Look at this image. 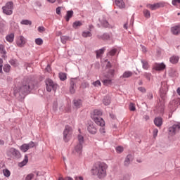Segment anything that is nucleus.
<instances>
[{
	"label": "nucleus",
	"mask_w": 180,
	"mask_h": 180,
	"mask_svg": "<svg viewBox=\"0 0 180 180\" xmlns=\"http://www.w3.org/2000/svg\"><path fill=\"white\" fill-rule=\"evenodd\" d=\"M108 165L105 162H97L93 168L94 175H96L99 179H103L107 175Z\"/></svg>",
	"instance_id": "f257e3e1"
},
{
	"label": "nucleus",
	"mask_w": 180,
	"mask_h": 180,
	"mask_svg": "<svg viewBox=\"0 0 180 180\" xmlns=\"http://www.w3.org/2000/svg\"><path fill=\"white\" fill-rule=\"evenodd\" d=\"M101 115L102 111L99 110H94L91 113V117L98 126H105V120L101 117Z\"/></svg>",
	"instance_id": "f03ea898"
},
{
	"label": "nucleus",
	"mask_w": 180,
	"mask_h": 180,
	"mask_svg": "<svg viewBox=\"0 0 180 180\" xmlns=\"http://www.w3.org/2000/svg\"><path fill=\"white\" fill-rule=\"evenodd\" d=\"M33 88V81L30 79H27L22 82V86L20 87L19 92H20L21 94H29V91H32Z\"/></svg>",
	"instance_id": "7ed1b4c3"
},
{
	"label": "nucleus",
	"mask_w": 180,
	"mask_h": 180,
	"mask_svg": "<svg viewBox=\"0 0 180 180\" xmlns=\"http://www.w3.org/2000/svg\"><path fill=\"white\" fill-rule=\"evenodd\" d=\"M6 154L8 157H10V158H20V157H22V155H20V152L15 148H9L7 150Z\"/></svg>",
	"instance_id": "20e7f679"
},
{
	"label": "nucleus",
	"mask_w": 180,
	"mask_h": 180,
	"mask_svg": "<svg viewBox=\"0 0 180 180\" xmlns=\"http://www.w3.org/2000/svg\"><path fill=\"white\" fill-rule=\"evenodd\" d=\"M72 136V128L71 127L67 125L65 127V129L63 131V140L65 141H68L70 139H71V136Z\"/></svg>",
	"instance_id": "39448f33"
},
{
	"label": "nucleus",
	"mask_w": 180,
	"mask_h": 180,
	"mask_svg": "<svg viewBox=\"0 0 180 180\" xmlns=\"http://www.w3.org/2000/svg\"><path fill=\"white\" fill-rule=\"evenodd\" d=\"M4 13L6 15H12L13 13V3L12 1H9L6 3V6L2 8Z\"/></svg>",
	"instance_id": "423d86ee"
},
{
	"label": "nucleus",
	"mask_w": 180,
	"mask_h": 180,
	"mask_svg": "<svg viewBox=\"0 0 180 180\" xmlns=\"http://www.w3.org/2000/svg\"><path fill=\"white\" fill-rule=\"evenodd\" d=\"M46 91L48 92H51L52 89H53V91H56L57 89V87L58 86L51 79H47L46 80Z\"/></svg>",
	"instance_id": "0eeeda50"
},
{
	"label": "nucleus",
	"mask_w": 180,
	"mask_h": 180,
	"mask_svg": "<svg viewBox=\"0 0 180 180\" xmlns=\"http://www.w3.org/2000/svg\"><path fill=\"white\" fill-rule=\"evenodd\" d=\"M36 144L34 142L31 141L29 143H24L20 147V150L22 153H27L28 150H30V148H33V147H35Z\"/></svg>",
	"instance_id": "6e6552de"
},
{
	"label": "nucleus",
	"mask_w": 180,
	"mask_h": 180,
	"mask_svg": "<svg viewBox=\"0 0 180 180\" xmlns=\"http://www.w3.org/2000/svg\"><path fill=\"white\" fill-rule=\"evenodd\" d=\"M180 131V122L174 124L172 127L169 128V133L170 136H175Z\"/></svg>",
	"instance_id": "1a4fd4ad"
},
{
	"label": "nucleus",
	"mask_w": 180,
	"mask_h": 180,
	"mask_svg": "<svg viewBox=\"0 0 180 180\" xmlns=\"http://www.w3.org/2000/svg\"><path fill=\"white\" fill-rule=\"evenodd\" d=\"M165 6V4L164 2L155 3L154 4H147L146 7L151 11H155L159 9V8H164Z\"/></svg>",
	"instance_id": "9d476101"
},
{
	"label": "nucleus",
	"mask_w": 180,
	"mask_h": 180,
	"mask_svg": "<svg viewBox=\"0 0 180 180\" xmlns=\"http://www.w3.org/2000/svg\"><path fill=\"white\" fill-rule=\"evenodd\" d=\"M115 70H110V75L107 76V79H104L102 82L104 85H112V78H113Z\"/></svg>",
	"instance_id": "9b49d317"
},
{
	"label": "nucleus",
	"mask_w": 180,
	"mask_h": 180,
	"mask_svg": "<svg viewBox=\"0 0 180 180\" xmlns=\"http://www.w3.org/2000/svg\"><path fill=\"white\" fill-rule=\"evenodd\" d=\"M16 44L18 47H25V44H26V38L23 36H19L17 38Z\"/></svg>",
	"instance_id": "f8f14e48"
},
{
	"label": "nucleus",
	"mask_w": 180,
	"mask_h": 180,
	"mask_svg": "<svg viewBox=\"0 0 180 180\" xmlns=\"http://www.w3.org/2000/svg\"><path fill=\"white\" fill-rule=\"evenodd\" d=\"M166 65L164 63H155L153 65V70L155 71H164L165 70Z\"/></svg>",
	"instance_id": "ddd939ff"
},
{
	"label": "nucleus",
	"mask_w": 180,
	"mask_h": 180,
	"mask_svg": "<svg viewBox=\"0 0 180 180\" xmlns=\"http://www.w3.org/2000/svg\"><path fill=\"white\" fill-rule=\"evenodd\" d=\"M77 79H72L70 80V91L72 94H75V89L77 88Z\"/></svg>",
	"instance_id": "4468645a"
},
{
	"label": "nucleus",
	"mask_w": 180,
	"mask_h": 180,
	"mask_svg": "<svg viewBox=\"0 0 180 180\" xmlns=\"http://www.w3.org/2000/svg\"><path fill=\"white\" fill-rule=\"evenodd\" d=\"M87 130L91 134H96V127H95V124L94 122H90L89 126L87 127Z\"/></svg>",
	"instance_id": "2eb2a0df"
},
{
	"label": "nucleus",
	"mask_w": 180,
	"mask_h": 180,
	"mask_svg": "<svg viewBox=\"0 0 180 180\" xmlns=\"http://www.w3.org/2000/svg\"><path fill=\"white\" fill-rule=\"evenodd\" d=\"M171 32L174 35H178L180 33V24L171 28Z\"/></svg>",
	"instance_id": "dca6fc26"
},
{
	"label": "nucleus",
	"mask_w": 180,
	"mask_h": 180,
	"mask_svg": "<svg viewBox=\"0 0 180 180\" xmlns=\"http://www.w3.org/2000/svg\"><path fill=\"white\" fill-rule=\"evenodd\" d=\"M75 154H77V155H81V154H82V145L78 143L75 147Z\"/></svg>",
	"instance_id": "f3484780"
},
{
	"label": "nucleus",
	"mask_w": 180,
	"mask_h": 180,
	"mask_svg": "<svg viewBox=\"0 0 180 180\" xmlns=\"http://www.w3.org/2000/svg\"><path fill=\"white\" fill-rule=\"evenodd\" d=\"M178 61H179V56H178L174 55L169 58V62L172 64H178Z\"/></svg>",
	"instance_id": "a211bd4d"
},
{
	"label": "nucleus",
	"mask_w": 180,
	"mask_h": 180,
	"mask_svg": "<svg viewBox=\"0 0 180 180\" xmlns=\"http://www.w3.org/2000/svg\"><path fill=\"white\" fill-rule=\"evenodd\" d=\"M115 1L117 6H118V8H120V9L126 8V5L124 4L123 0H115Z\"/></svg>",
	"instance_id": "6ab92c4d"
},
{
	"label": "nucleus",
	"mask_w": 180,
	"mask_h": 180,
	"mask_svg": "<svg viewBox=\"0 0 180 180\" xmlns=\"http://www.w3.org/2000/svg\"><path fill=\"white\" fill-rule=\"evenodd\" d=\"M100 22L102 26H103L104 27H110V25H109V22H108V20H106V18H105V17H102L101 18H100Z\"/></svg>",
	"instance_id": "aec40b11"
},
{
	"label": "nucleus",
	"mask_w": 180,
	"mask_h": 180,
	"mask_svg": "<svg viewBox=\"0 0 180 180\" xmlns=\"http://www.w3.org/2000/svg\"><path fill=\"white\" fill-rule=\"evenodd\" d=\"M6 40L8 43H13V40H15V34L11 33V34H8L6 37Z\"/></svg>",
	"instance_id": "412c9836"
},
{
	"label": "nucleus",
	"mask_w": 180,
	"mask_h": 180,
	"mask_svg": "<svg viewBox=\"0 0 180 180\" xmlns=\"http://www.w3.org/2000/svg\"><path fill=\"white\" fill-rule=\"evenodd\" d=\"M154 123L157 127H161L162 126V118L161 117H156L154 120Z\"/></svg>",
	"instance_id": "4be33fe9"
},
{
	"label": "nucleus",
	"mask_w": 180,
	"mask_h": 180,
	"mask_svg": "<svg viewBox=\"0 0 180 180\" xmlns=\"http://www.w3.org/2000/svg\"><path fill=\"white\" fill-rule=\"evenodd\" d=\"M27 162H29V158L27 155H25L23 161L18 163V167H20V168H22V167H25V165H26Z\"/></svg>",
	"instance_id": "5701e85b"
},
{
	"label": "nucleus",
	"mask_w": 180,
	"mask_h": 180,
	"mask_svg": "<svg viewBox=\"0 0 180 180\" xmlns=\"http://www.w3.org/2000/svg\"><path fill=\"white\" fill-rule=\"evenodd\" d=\"M74 15V11H67L66 15L65 17L66 22H70V19L72 18Z\"/></svg>",
	"instance_id": "b1692460"
},
{
	"label": "nucleus",
	"mask_w": 180,
	"mask_h": 180,
	"mask_svg": "<svg viewBox=\"0 0 180 180\" xmlns=\"http://www.w3.org/2000/svg\"><path fill=\"white\" fill-rule=\"evenodd\" d=\"M0 53L2 55L3 58H6V50H5V46L0 44Z\"/></svg>",
	"instance_id": "393cba45"
},
{
	"label": "nucleus",
	"mask_w": 180,
	"mask_h": 180,
	"mask_svg": "<svg viewBox=\"0 0 180 180\" xmlns=\"http://www.w3.org/2000/svg\"><path fill=\"white\" fill-rule=\"evenodd\" d=\"M133 72L131 71H125L123 75L120 77V78H130L132 77Z\"/></svg>",
	"instance_id": "a878e982"
},
{
	"label": "nucleus",
	"mask_w": 180,
	"mask_h": 180,
	"mask_svg": "<svg viewBox=\"0 0 180 180\" xmlns=\"http://www.w3.org/2000/svg\"><path fill=\"white\" fill-rule=\"evenodd\" d=\"M105 50H106V49L102 48L101 49L96 51V58H99L102 57V55L103 54V53H105Z\"/></svg>",
	"instance_id": "bb28decb"
},
{
	"label": "nucleus",
	"mask_w": 180,
	"mask_h": 180,
	"mask_svg": "<svg viewBox=\"0 0 180 180\" xmlns=\"http://www.w3.org/2000/svg\"><path fill=\"white\" fill-rule=\"evenodd\" d=\"M73 103L77 109L82 106V101L81 100H74Z\"/></svg>",
	"instance_id": "cd10ccee"
},
{
	"label": "nucleus",
	"mask_w": 180,
	"mask_h": 180,
	"mask_svg": "<svg viewBox=\"0 0 180 180\" xmlns=\"http://www.w3.org/2000/svg\"><path fill=\"white\" fill-rule=\"evenodd\" d=\"M80 26H82V22L81 21H75L73 22L72 27L74 29H78Z\"/></svg>",
	"instance_id": "c85d7f7f"
},
{
	"label": "nucleus",
	"mask_w": 180,
	"mask_h": 180,
	"mask_svg": "<svg viewBox=\"0 0 180 180\" xmlns=\"http://www.w3.org/2000/svg\"><path fill=\"white\" fill-rule=\"evenodd\" d=\"M82 37H91L92 36V33L91 31H84L82 34Z\"/></svg>",
	"instance_id": "c756f323"
},
{
	"label": "nucleus",
	"mask_w": 180,
	"mask_h": 180,
	"mask_svg": "<svg viewBox=\"0 0 180 180\" xmlns=\"http://www.w3.org/2000/svg\"><path fill=\"white\" fill-rule=\"evenodd\" d=\"M3 174L6 178H9L11 176V171L8 169H3Z\"/></svg>",
	"instance_id": "7c9ffc66"
},
{
	"label": "nucleus",
	"mask_w": 180,
	"mask_h": 180,
	"mask_svg": "<svg viewBox=\"0 0 180 180\" xmlns=\"http://www.w3.org/2000/svg\"><path fill=\"white\" fill-rule=\"evenodd\" d=\"M60 40H61V42L63 43V44H65V43H67V41H68V40H70V37L68 36H62L60 37Z\"/></svg>",
	"instance_id": "2f4dec72"
},
{
	"label": "nucleus",
	"mask_w": 180,
	"mask_h": 180,
	"mask_svg": "<svg viewBox=\"0 0 180 180\" xmlns=\"http://www.w3.org/2000/svg\"><path fill=\"white\" fill-rule=\"evenodd\" d=\"M143 15L145 18H147V19H149V18H150L151 16V13L150 12V11L145 9L143 10Z\"/></svg>",
	"instance_id": "473e14b6"
},
{
	"label": "nucleus",
	"mask_w": 180,
	"mask_h": 180,
	"mask_svg": "<svg viewBox=\"0 0 180 180\" xmlns=\"http://www.w3.org/2000/svg\"><path fill=\"white\" fill-rule=\"evenodd\" d=\"M131 155H128L125 159L124 165H129V164H130V160H131Z\"/></svg>",
	"instance_id": "72a5a7b5"
},
{
	"label": "nucleus",
	"mask_w": 180,
	"mask_h": 180,
	"mask_svg": "<svg viewBox=\"0 0 180 180\" xmlns=\"http://www.w3.org/2000/svg\"><path fill=\"white\" fill-rule=\"evenodd\" d=\"M59 78L60 81H65V79H67V75L65 73L60 72L59 73Z\"/></svg>",
	"instance_id": "f704fd0d"
},
{
	"label": "nucleus",
	"mask_w": 180,
	"mask_h": 180,
	"mask_svg": "<svg viewBox=\"0 0 180 180\" xmlns=\"http://www.w3.org/2000/svg\"><path fill=\"white\" fill-rule=\"evenodd\" d=\"M77 140L79 141V144L82 146L84 144V136L82 135H78Z\"/></svg>",
	"instance_id": "c9c22d12"
},
{
	"label": "nucleus",
	"mask_w": 180,
	"mask_h": 180,
	"mask_svg": "<svg viewBox=\"0 0 180 180\" xmlns=\"http://www.w3.org/2000/svg\"><path fill=\"white\" fill-rule=\"evenodd\" d=\"M35 44H37V46H41L43 44V40L41 39V38H37L35 39Z\"/></svg>",
	"instance_id": "e433bc0d"
},
{
	"label": "nucleus",
	"mask_w": 180,
	"mask_h": 180,
	"mask_svg": "<svg viewBox=\"0 0 180 180\" xmlns=\"http://www.w3.org/2000/svg\"><path fill=\"white\" fill-rule=\"evenodd\" d=\"M103 103H104V105H105V106H108V105H110V98L105 97L103 99Z\"/></svg>",
	"instance_id": "4c0bfd02"
},
{
	"label": "nucleus",
	"mask_w": 180,
	"mask_h": 180,
	"mask_svg": "<svg viewBox=\"0 0 180 180\" xmlns=\"http://www.w3.org/2000/svg\"><path fill=\"white\" fill-rule=\"evenodd\" d=\"M141 63L143 64V70H148V63L146 60H141Z\"/></svg>",
	"instance_id": "58836bf2"
},
{
	"label": "nucleus",
	"mask_w": 180,
	"mask_h": 180,
	"mask_svg": "<svg viewBox=\"0 0 180 180\" xmlns=\"http://www.w3.org/2000/svg\"><path fill=\"white\" fill-rule=\"evenodd\" d=\"M4 72H9L11 71V66L10 65H5L3 68Z\"/></svg>",
	"instance_id": "ea45409f"
},
{
	"label": "nucleus",
	"mask_w": 180,
	"mask_h": 180,
	"mask_svg": "<svg viewBox=\"0 0 180 180\" xmlns=\"http://www.w3.org/2000/svg\"><path fill=\"white\" fill-rule=\"evenodd\" d=\"M92 85H94V86L98 88V86H102V83H101V81L96 80V82H94L92 83Z\"/></svg>",
	"instance_id": "a19ab883"
},
{
	"label": "nucleus",
	"mask_w": 180,
	"mask_h": 180,
	"mask_svg": "<svg viewBox=\"0 0 180 180\" xmlns=\"http://www.w3.org/2000/svg\"><path fill=\"white\" fill-rule=\"evenodd\" d=\"M21 25H32V21L29 20H23L21 21Z\"/></svg>",
	"instance_id": "79ce46f5"
},
{
	"label": "nucleus",
	"mask_w": 180,
	"mask_h": 180,
	"mask_svg": "<svg viewBox=\"0 0 180 180\" xmlns=\"http://www.w3.org/2000/svg\"><path fill=\"white\" fill-rule=\"evenodd\" d=\"M129 110H131V112H134V110H136V105H134V103H131L129 104Z\"/></svg>",
	"instance_id": "37998d69"
},
{
	"label": "nucleus",
	"mask_w": 180,
	"mask_h": 180,
	"mask_svg": "<svg viewBox=\"0 0 180 180\" xmlns=\"http://www.w3.org/2000/svg\"><path fill=\"white\" fill-rule=\"evenodd\" d=\"M34 176V174H28L27 176H26V178H25V180H32V179H33V177Z\"/></svg>",
	"instance_id": "c03bdc74"
},
{
	"label": "nucleus",
	"mask_w": 180,
	"mask_h": 180,
	"mask_svg": "<svg viewBox=\"0 0 180 180\" xmlns=\"http://www.w3.org/2000/svg\"><path fill=\"white\" fill-rule=\"evenodd\" d=\"M123 150H124V148L122 146H118L116 148L117 153H119L120 154V153H123Z\"/></svg>",
	"instance_id": "a18cd8bd"
},
{
	"label": "nucleus",
	"mask_w": 180,
	"mask_h": 180,
	"mask_svg": "<svg viewBox=\"0 0 180 180\" xmlns=\"http://www.w3.org/2000/svg\"><path fill=\"white\" fill-rule=\"evenodd\" d=\"M143 77H146L148 81H150V79L151 78V74L150 73H144Z\"/></svg>",
	"instance_id": "49530a36"
},
{
	"label": "nucleus",
	"mask_w": 180,
	"mask_h": 180,
	"mask_svg": "<svg viewBox=\"0 0 180 180\" xmlns=\"http://www.w3.org/2000/svg\"><path fill=\"white\" fill-rule=\"evenodd\" d=\"M44 30H46L44 27L41 26L38 27V32H39V33H42V32H44Z\"/></svg>",
	"instance_id": "de8ad7c7"
},
{
	"label": "nucleus",
	"mask_w": 180,
	"mask_h": 180,
	"mask_svg": "<svg viewBox=\"0 0 180 180\" xmlns=\"http://www.w3.org/2000/svg\"><path fill=\"white\" fill-rule=\"evenodd\" d=\"M58 180H74V179L71 177H65V178L59 177Z\"/></svg>",
	"instance_id": "09e8293b"
},
{
	"label": "nucleus",
	"mask_w": 180,
	"mask_h": 180,
	"mask_svg": "<svg viewBox=\"0 0 180 180\" xmlns=\"http://www.w3.org/2000/svg\"><path fill=\"white\" fill-rule=\"evenodd\" d=\"M116 54V49H112L109 52L110 56H115Z\"/></svg>",
	"instance_id": "8fccbe9b"
},
{
	"label": "nucleus",
	"mask_w": 180,
	"mask_h": 180,
	"mask_svg": "<svg viewBox=\"0 0 180 180\" xmlns=\"http://www.w3.org/2000/svg\"><path fill=\"white\" fill-rule=\"evenodd\" d=\"M158 134V129H155L153 130V137L155 139V137H157Z\"/></svg>",
	"instance_id": "3c124183"
},
{
	"label": "nucleus",
	"mask_w": 180,
	"mask_h": 180,
	"mask_svg": "<svg viewBox=\"0 0 180 180\" xmlns=\"http://www.w3.org/2000/svg\"><path fill=\"white\" fill-rule=\"evenodd\" d=\"M57 15H61V7H58L56 10Z\"/></svg>",
	"instance_id": "603ef678"
},
{
	"label": "nucleus",
	"mask_w": 180,
	"mask_h": 180,
	"mask_svg": "<svg viewBox=\"0 0 180 180\" xmlns=\"http://www.w3.org/2000/svg\"><path fill=\"white\" fill-rule=\"evenodd\" d=\"M103 39H104V40H108V39H110L109 34H104L103 35Z\"/></svg>",
	"instance_id": "864d4df0"
},
{
	"label": "nucleus",
	"mask_w": 180,
	"mask_h": 180,
	"mask_svg": "<svg viewBox=\"0 0 180 180\" xmlns=\"http://www.w3.org/2000/svg\"><path fill=\"white\" fill-rule=\"evenodd\" d=\"M138 89L140 92H146V89L144 87H139Z\"/></svg>",
	"instance_id": "5fc2aeb1"
},
{
	"label": "nucleus",
	"mask_w": 180,
	"mask_h": 180,
	"mask_svg": "<svg viewBox=\"0 0 180 180\" xmlns=\"http://www.w3.org/2000/svg\"><path fill=\"white\" fill-rule=\"evenodd\" d=\"M100 132L103 134V133H105V128H103V126H101V128L100 129Z\"/></svg>",
	"instance_id": "6e6d98bb"
},
{
	"label": "nucleus",
	"mask_w": 180,
	"mask_h": 180,
	"mask_svg": "<svg viewBox=\"0 0 180 180\" xmlns=\"http://www.w3.org/2000/svg\"><path fill=\"white\" fill-rule=\"evenodd\" d=\"M75 180H84V178L82 176H76Z\"/></svg>",
	"instance_id": "4d7b16f0"
},
{
	"label": "nucleus",
	"mask_w": 180,
	"mask_h": 180,
	"mask_svg": "<svg viewBox=\"0 0 180 180\" xmlns=\"http://www.w3.org/2000/svg\"><path fill=\"white\" fill-rule=\"evenodd\" d=\"M5 144V141L2 139H0V146H4Z\"/></svg>",
	"instance_id": "13d9d810"
},
{
	"label": "nucleus",
	"mask_w": 180,
	"mask_h": 180,
	"mask_svg": "<svg viewBox=\"0 0 180 180\" xmlns=\"http://www.w3.org/2000/svg\"><path fill=\"white\" fill-rule=\"evenodd\" d=\"M153 98H154V96H153L152 94H149V95H148V98H149V99H153Z\"/></svg>",
	"instance_id": "bf43d9fd"
},
{
	"label": "nucleus",
	"mask_w": 180,
	"mask_h": 180,
	"mask_svg": "<svg viewBox=\"0 0 180 180\" xmlns=\"http://www.w3.org/2000/svg\"><path fill=\"white\" fill-rule=\"evenodd\" d=\"M48 2H50L51 4H54V2H56V0H47Z\"/></svg>",
	"instance_id": "052dcab7"
},
{
	"label": "nucleus",
	"mask_w": 180,
	"mask_h": 180,
	"mask_svg": "<svg viewBox=\"0 0 180 180\" xmlns=\"http://www.w3.org/2000/svg\"><path fill=\"white\" fill-rule=\"evenodd\" d=\"M4 65H0V73L2 74V67Z\"/></svg>",
	"instance_id": "680f3d73"
},
{
	"label": "nucleus",
	"mask_w": 180,
	"mask_h": 180,
	"mask_svg": "<svg viewBox=\"0 0 180 180\" xmlns=\"http://www.w3.org/2000/svg\"><path fill=\"white\" fill-rule=\"evenodd\" d=\"M4 64V60L0 58V65H2Z\"/></svg>",
	"instance_id": "e2e57ef3"
},
{
	"label": "nucleus",
	"mask_w": 180,
	"mask_h": 180,
	"mask_svg": "<svg viewBox=\"0 0 180 180\" xmlns=\"http://www.w3.org/2000/svg\"><path fill=\"white\" fill-rule=\"evenodd\" d=\"M177 94H178V95L180 96V88H178V89H177Z\"/></svg>",
	"instance_id": "0e129e2a"
},
{
	"label": "nucleus",
	"mask_w": 180,
	"mask_h": 180,
	"mask_svg": "<svg viewBox=\"0 0 180 180\" xmlns=\"http://www.w3.org/2000/svg\"><path fill=\"white\" fill-rule=\"evenodd\" d=\"M124 29L127 30V23H126V24L124 25Z\"/></svg>",
	"instance_id": "69168bd1"
},
{
	"label": "nucleus",
	"mask_w": 180,
	"mask_h": 180,
	"mask_svg": "<svg viewBox=\"0 0 180 180\" xmlns=\"http://www.w3.org/2000/svg\"><path fill=\"white\" fill-rule=\"evenodd\" d=\"M11 65H13V64H14V60H11Z\"/></svg>",
	"instance_id": "338daca9"
},
{
	"label": "nucleus",
	"mask_w": 180,
	"mask_h": 180,
	"mask_svg": "<svg viewBox=\"0 0 180 180\" xmlns=\"http://www.w3.org/2000/svg\"><path fill=\"white\" fill-rule=\"evenodd\" d=\"M57 1L58 2V4H61V0H57Z\"/></svg>",
	"instance_id": "774afa93"
}]
</instances>
